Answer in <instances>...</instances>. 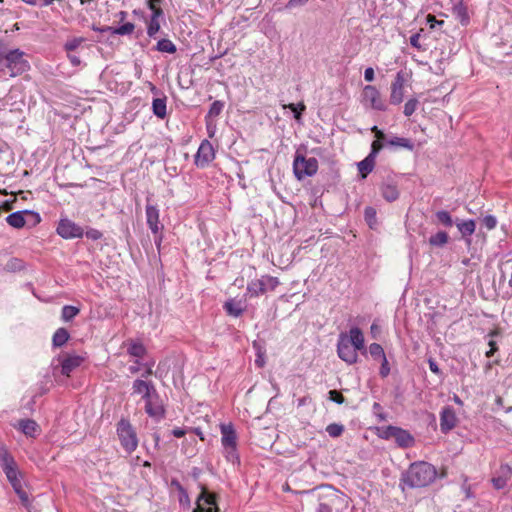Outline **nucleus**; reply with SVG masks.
<instances>
[{
	"instance_id": "09e8293b",
	"label": "nucleus",
	"mask_w": 512,
	"mask_h": 512,
	"mask_svg": "<svg viewBox=\"0 0 512 512\" xmlns=\"http://www.w3.org/2000/svg\"><path fill=\"white\" fill-rule=\"evenodd\" d=\"M23 261L18 258H11L5 266L7 271H20L23 269Z\"/></svg>"
},
{
	"instance_id": "412c9836",
	"label": "nucleus",
	"mask_w": 512,
	"mask_h": 512,
	"mask_svg": "<svg viewBox=\"0 0 512 512\" xmlns=\"http://www.w3.org/2000/svg\"><path fill=\"white\" fill-rule=\"evenodd\" d=\"M393 439L397 446L403 449L410 448L415 443V439L412 434L401 427H397Z\"/></svg>"
},
{
	"instance_id": "393cba45",
	"label": "nucleus",
	"mask_w": 512,
	"mask_h": 512,
	"mask_svg": "<svg viewBox=\"0 0 512 512\" xmlns=\"http://www.w3.org/2000/svg\"><path fill=\"white\" fill-rule=\"evenodd\" d=\"M386 144L392 148H404L409 151H413L415 148V144L411 139L398 136L387 139Z\"/></svg>"
},
{
	"instance_id": "4d7b16f0",
	"label": "nucleus",
	"mask_w": 512,
	"mask_h": 512,
	"mask_svg": "<svg viewBox=\"0 0 512 512\" xmlns=\"http://www.w3.org/2000/svg\"><path fill=\"white\" fill-rule=\"evenodd\" d=\"M265 282L267 283V290H275V288L279 285V280L277 277L265 275L263 276Z\"/></svg>"
},
{
	"instance_id": "1a4fd4ad",
	"label": "nucleus",
	"mask_w": 512,
	"mask_h": 512,
	"mask_svg": "<svg viewBox=\"0 0 512 512\" xmlns=\"http://www.w3.org/2000/svg\"><path fill=\"white\" fill-rule=\"evenodd\" d=\"M57 234L63 239L82 238L84 229L69 218H61L56 228Z\"/></svg>"
},
{
	"instance_id": "f03ea898",
	"label": "nucleus",
	"mask_w": 512,
	"mask_h": 512,
	"mask_svg": "<svg viewBox=\"0 0 512 512\" xmlns=\"http://www.w3.org/2000/svg\"><path fill=\"white\" fill-rule=\"evenodd\" d=\"M437 476L438 472L434 465L426 461H416L401 474L399 486L402 491L405 490V486L411 489L427 487Z\"/></svg>"
},
{
	"instance_id": "5fc2aeb1",
	"label": "nucleus",
	"mask_w": 512,
	"mask_h": 512,
	"mask_svg": "<svg viewBox=\"0 0 512 512\" xmlns=\"http://www.w3.org/2000/svg\"><path fill=\"white\" fill-rule=\"evenodd\" d=\"M381 366L379 369V375L381 378H386L390 374V364L387 360V357L380 360Z\"/></svg>"
},
{
	"instance_id": "a18cd8bd",
	"label": "nucleus",
	"mask_w": 512,
	"mask_h": 512,
	"mask_svg": "<svg viewBox=\"0 0 512 512\" xmlns=\"http://www.w3.org/2000/svg\"><path fill=\"white\" fill-rule=\"evenodd\" d=\"M223 108H224V102L223 101H220V100H216L214 101L211 105H210V108L208 110V113L206 115V120L209 119V118H215V117H218L222 111H223Z\"/></svg>"
},
{
	"instance_id": "de8ad7c7",
	"label": "nucleus",
	"mask_w": 512,
	"mask_h": 512,
	"mask_svg": "<svg viewBox=\"0 0 512 512\" xmlns=\"http://www.w3.org/2000/svg\"><path fill=\"white\" fill-rule=\"evenodd\" d=\"M419 101L417 98H410L404 105L403 113L405 116L410 117L417 109Z\"/></svg>"
},
{
	"instance_id": "e433bc0d",
	"label": "nucleus",
	"mask_w": 512,
	"mask_h": 512,
	"mask_svg": "<svg viewBox=\"0 0 512 512\" xmlns=\"http://www.w3.org/2000/svg\"><path fill=\"white\" fill-rule=\"evenodd\" d=\"M452 2L454 4L453 12L461 19L462 24H467L469 22V16L463 0H452Z\"/></svg>"
},
{
	"instance_id": "9b49d317",
	"label": "nucleus",
	"mask_w": 512,
	"mask_h": 512,
	"mask_svg": "<svg viewBox=\"0 0 512 512\" xmlns=\"http://www.w3.org/2000/svg\"><path fill=\"white\" fill-rule=\"evenodd\" d=\"M26 217H34L33 225L41 222V216L38 212L33 210L16 211L6 217V222L13 228L21 229L27 224Z\"/></svg>"
},
{
	"instance_id": "ea45409f",
	"label": "nucleus",
	"mask_w": 512,
	"mask_h": 512,
	"mask_svg": "<svg viewBox=\"0 0 512 512\" xmlns=\"http://www.w3.org/2000/svg\"><path fill=\"white\" fill-rule=\"evenodd\" d=\"M160 19L162 17H157V14L151 15L150 21L147 24V34L149 37L154 38L160 31Z\"/></svg>"
},
{
	"instance_id": "72a5a7b5",
	"label": "nucleus",
	"mask_w": 512,
	"mask_h": 512,
	"mask_svg": "<svg viewBox=\"0 0 512 512\" xmlns=\"http://www.w3.org/2000/svg\"><path fill=\"white\" fill-rule=\"evenodd\" d=\"M127 353L133 357L142 358L147 353V349L141 342L131 340L128 343Z\"/></svg>"
},
{
	"instance_id": "423d86ee",
	"label": "nucleus",
	"mask_w": 512,
	"mask_h": 512,
	"mask_svg": "<svg viewBox=\"0 0 512 512\" xmlns=\"http://www.w3.org/2000/svg\"><path fill=\"white\" fill-rule=\"evenodd\" d=\"M318 160L314 157L306 158L303 154L296 152L293 160V172L297 180L301 181L317 173Z\"/></svg>"
},
{
	"instance_id": "4be33fe9",
	"label": "nucleus",
	"mask_w": 512,
	"mask_h": 512,
	"mask_svg": "<svg viewBox=\"0 0 512 512\" xmlns=\"http://www.w3.org/2000/svg\"><path fill=\"white\" fill-rule=\"evenodd\" d=\"M157 399L158 398H150L145 400V412L156 421H160L165 417L166 410L162 404L154 403Z\"/></svg>"
},
{
	"instance_id": "9d476101",
	"label": "nucleus",
	"mask_w": 512,
	"mask_h": 512,
	"mask_svg": "<svg viewBox=\"0 0 512 512\" xmlns=\"http://www.w3.org/2000/svg\"><path fill=\"white\" fill-rule=\"evenodd\" d=\"M357 351L359 350L348 344L347 335L341 333L337 343V354L339 358L349 365L355 364L358 362Z\"/></svg>"
},
{
	"instance_id": "a211bd4d",
	"label": "nucleus",
	"mask_w": 512,
	"mask_h": 512,
	"mask_svg": "<svg viewBox=\"0 0 512 512\" xmlns=\"http://www.w3.org/2000/svg\"><path fill=\"white\" fill-rule=\"evenodd\" d=\"M84 360L85 358L83 356L68 354L61 361V374L69 377L76 368L82 365Z\"/></svg>"
},
{
	"instance_id": "79ce46f5",
	"label": "nucleus",
	"mask_w": 512,
	"mask_h": 512,
	"mask_svg": "<svg viewBox=\"0 0 512 512\" xmlns=\"http://www.w3.org/2000/svg\"><path fill=\"white\" fill-rule=\"evenodd\" d=\"M397 427L393 425L377 427V436L384 440H390L393 438Z\"/></svg>"
},
{
	"instance_id": "c85d7f7f",
	"label": "nucleus",
	"mask_w": 512,
	"mask_h": 512,
	"mask_svg": "<svg viewBox=\"0 0 512 512\" xmlns=\"http://www.w3.org/2000/svg\"><path fill=\"white\" fill-rule=\"evenodd\" d=\"M225 312L229 316L239 317L245 311V307L241 305V301H236L235 299H229L223 305Z\"/></svg>"
},
{
	"instance_id": "603ef678",
	"label": "nucleus",
	"mask_w": 512,
	"mask_h": 512,
	"mask_svg": "<svg viewBox=\"0 0 512 512\" xmlns=\"http://www.w3.org/2000/svg\"><path fill=\"white\" fill-rule=\"evenodd\" d=\"M423 31V29H420V32L418 33H415L413 34L411 37H410V45L414 48H416L418 51H425L426 48L423 47L420 42H419V39H420V36H421V32Z\"/></svg>"
},
{
	"instance_id": "6e6552de",
	"label": "nucleus",
	"mask_w": 512,
	"mask_h": 512,
	"mask_svg": "<svg viewBox=\"0 0 512 512\" xmlns=\"http://www.w3.org/2000/svg\"><path fill=\"white\" fill-rule=\"evenodd\" d=\"M200 494L196 499V507L193 512H219L217 495L208 490L207 486L199 483Z\"/></svg>"
},
{
	"instance_id": "5701e85b",
	"label": "nucleus",
	"mask_w": 512,
	"mask_h": 512,
	"mask_svg": "<svg viewBox=\"0 0 512 512\" xmlns=\"http://www.w3.org/2000/svg\"><path fill=\"white\" fill-rule=\"evenodd\" d=\"M15 427L25 436L31 438H35L40 431L39 425L33 419H20Z\"/></svg>"
},
{
	"instance_id": "0eeeda50",
	"label": "nucleus",
	"mask_w": 512,
	"mask_h": 512,
	"mask_svg": "<svg viewBox=\"0 0 512 512\" xmlns=\"http://www.w3.org/2000/svg\"><path fill=\"white\" fill-rule=\"evenodd\" d=\"M362 104L370 109L385 112L388 110L386 101L380 91L373 85H366L362 90Z\"/></svg>"
},
{
	"instance_id": "ddd939ff",
	"label": "nucleus",
	"mask_w": 512,
	"mask_h": 512,
	"mask_svg": "<svg viewBox=\"0 0 512 512\" xmlns=\"http://www.w3.org/2000/svg\"><path fill=\"white\" fill-rule=\"evenodd\" d=\"M404 84L405 76L401 70L397 72L394 80L391 83L390 103L392 105H399L404 99Z\"/></svg>"
},
{
	"instance_id": "aec40b11",
	"label": "nucleus",
	"mask_w": 512,
	"mask_h": 512,
	"mask_svg": "<svg viewBox=\"0 0 512 512\" xmlns=\"http://www.w3.org/2000/svg\"><path fill=\"white\" fill-rule=\"evenodd\" d=\"M455 225L458 228L459 232L461 233L462 237L465 239L467 245L471 244V238L470 236L475 232L476 229V222L473 219L469 220H455Z\"/></svg>"
},
{
	"instance_id": "473e14b6",
	"label": "nucleus",
	"mask_w": 512,
	"mask_h": 512,
	"mask_svg": "<svg viewBox=\"0 0 512 512\" xmlns=\"http://www.w3.org/2000/svg\"><path fill=\"white\" fill-rule=\"evenodd\" d=\"M135 29V25L131 22H126L118 27L107 26L105 30L109 31L111 35H130Z\"/></svg>"
},
{
	"instance_id": "3c124183",
	"label": "nucleus",
	"mask_w": 512,
	"mask_h": 512,
	"mask_svg": "<svg viewBox=\"0 0 512 512\" xmlns=\"http://www.w3.org/2000/svg\"><path fill=\"white\" fill-rule=\"evenodd\" d=\"M84 41L83 38H73L71 40H68L65 44H64V49L66 52H73L74 50H76L80 45L81 43Z\"/></svg>"
},
{
	"instance_id": "7ed1b4c3",
	"label": "nucleus",
	"mask_w": 512,
	"mask_h": 512,
	"mask_svg": "<svg viewBox=\"0 0 512 512\" xmlns=\"http://www.w3.org/2000/svg\"><path fill=\"white\" fill-rule=\"evenodd\" d=\"M221 443L224 449V456L228 462L240 465V456L237 450V435L232 423L221 424Z\"/></svg>"
},
{
	"instance_id": "2eb2a0df",
	"label": "nucleus",
	"mask_w": 512,
	"mask_h": 512,
	"mask_svg": "<svg viewBox=\"0 0 512 512\" xmlns=\"http://www.w3.org/2000/svg\"><path fill=\"white\" fill-rule=\"evenodd\" d=\"M150 198H147V202H149ZM146 222L151 230L152 234H157L162 231L164 226L160 223L159 220V209L156 205H152L147 203L146 205Z\"/></svg>"
},
{
	"instance_id": "a19ab883",
	"label": "nucleus",
	"mask_w": 512,
	"mask_h": 512,
	"mask_svg": "<svg viewBox=\"0 0 512 512\" xmlns=\"http://www.w3.org/2000/svg\"><path fill=\"white\" fill-rule=\"evenodd\" d=\"M284 108H288L293 112L294 119L297 122H300L303 116L304 111L306 110V106L303 102H299L297 104L290 103L287 105H283Z\"/></svg>"
},
{
	"instance_id": "2f4dec72",
	"label": "nucleus",
	"mask_w": 512,
	"mask_h": 512,
	"mask_svg": "<svg viewBox=\"0 0 512 512\" xmlns=\"http://www.w3.org/2000/svg\"><path fill=\"white\" fill-rule=\"evenodd\" d=\"M449 241V235L446 231L440 230L434 235H431L428 239V243L431 247L441 248L445 246Z\"/></svg>"
},
{
	"instance_id": "e2e57ef3",
	"label": "nucleus",
	"mask_w": 512,
	"mask_h": 512,
	"mask_svg": "<svg viewBox=\"0 0 512 512\" xmlns=\"http://www.w3.org/2000/svg\"><path fill=\"white\" fill-rule=\"evenodd\" d=\"M202 474V469H200L199 467H193L191 472H190V476L192 477V479L197 482L198 484L201 483L199 480H200V476Z\"/></svg>"
},
{
	"instance_id": "f704fd0d",
	"label": "nucleus",
	"mask_w": 512,
	"mask_h": 512,
	"mask_svg": "<svg viewBox=\"0 0 512 512\" xmlns=\"http://www.w3.org/2000/svg\"><path fill=\"white\" fill-rule=\"evenodd\" d=\"M153 50L162 53L174 54L177 52V47L170 39L162 38L157 42Z\"/></svg>"
},
{
	"instance_id": "8fccbe9b",
	"label": "nucleus",
	"mask_w": 512,
	"mask_h": 512,
	"mask_svg": "<svg viewBox=\"0 0 512 512\" xmlns=\"http://www.w3.org/2000/svg\"><path fill=\"white\" fill-rule=\"evenodd\" d=\"M328 399L336 404L345 403L346 399L339 390L333 389L328 392Z\"/></svg>"
},
{
	"instance_id": "0e129e2a",
	"label": "nucleus",
	"mask_w": 512,
	"mask_h": 512,
	"mask_svg": "<svg viewBox=\"0 0 512 512\" xmlns=\"http://www.w3.org/2000/svg\"><path fill=\"white\" fill-rule=\"evenodd\" d=\"M364 79L367 82H372L375 79V72L372 67H368L364 71Z\"/></svg>"
},
{
	"instance_id": "49530a36",
	"label": "nucleus",
	"mask_w": 512,
	"mask_h": 512,
	"mask_svg": "<svg viewBox=\"0 0 512 512\" xmlns=\"http://www.w3.org/2000/svg\"><path fill=\"white\" fill-rule=\"evenodd\" d=\"M344 430V425L339 423H331L326 427V432L332 438L340 437L343 434Z\"/></svg>"
},
{
	"instance_id": "69168bd1",
	"label": "nucleus",
	"mask_w": 512,
	"mask_h": 512,
	"mask_svg": "<svg viewBox=\"0 0 512 512\" xmlns=\"http://www.w3.org/2000/svg\"><path fill=\"white\" fill-rule=\"evenodd\" d=\"M67 57L70 61V63L72 64V66L74 67H77L81 64V60H80V57L75 55V54H71L70 52H67Z\"/></svg>"
},
{
	"instance_id": "4c0bfd02",
	"label": "nucleus",
	"mask_w": 512,
	"mask_h": 512,
	"mask_svg": "<svg viewBox=\"0 0 512 512\" xmlns=\"http://www.w3.org/2000/svg\"><path fill=\"white\" fill-rule=\"evenodd\" d=\"M80 313V308L73 305H64L61 310V319L64 322L72 321Z\"/></svg>"
},
{
	"instance_id": "bb28decb",
	"label": "nucleus",
	"mask_w": 512,
	"mask_h": 512,
	"mask_svg": "<svg viewBox=\"0 0 512 512\" xmlns=\"http://www.w3.org/2000/svg\"><path fill=\"white\" fill-rule=\"evenodd\" d=\"M382 197L388 202H394L399 198L400 192L397 185L384 183L380 187Z\"/></svg>"
},
{
	"instance_id": "4468645a",
	"label": "nucleus",
	"mask_w": 512,
	"mask_h": 512,
	"mask_svg": "<svg viewBox=\"0 0 512 512\" xmlns=\"http://www.w3.org/2000/svg\"><path fill=\"white\" fill-rule=\"evenodd\" d=\"M133 393L142 394V399L145 401L150 398H159V394L151 381L136 379L132 385Z\"/></svg>"
},
{
	"instance_id": "052dcab7",
	"label": "nucleus",
	"mask_w": 512,
	"mask_h": 512,
	"mask_svg": "<svg viewBox=\"0 0 512 512\" xmlns=\"http://www.w3.org/2000/svg\"><path fill=\"white\" fill-rule=\"evenodd\" d=\"M428 365H429V369L431 370V372H433L434 374H436L438 376H442L443 375V372L439 368V365H438V363L436 362L435 359L430 357L428 359Z\"/></svg>"
},
{
	"instance_id": "774afa93",
	"label": "nucleus",
	"mask_w": 512,
	"mask_h": 512,
	"mask_svg": "<svg viewBox=\"0 0 512 512\" xmlns=\"http://www.w3.org/2000/svg\"><path fill=\"white\" fill-rule=\"evenodd\" d=\"M316 512H333V509L327 503H319Z\"/></svg>"
},
{
	"instance_id": "680f3d73",
	"label": "nucleus",
	"mask_w": 512,
	"mask_h": 512,
	"mask_svg": "<svg viewBox=\"0 0 512 512\" xmlns=\"http://www.w3.org/2000/svg\"><path fill=\"white\" fill-rule=\"evenodd\" d=\"M426 20L431 29H434L437 26H442L444 24L443 20H437L436 17L432 14H428Z\"/></svg>"
},
{
	"instance_id": "37998d69",
	"label": "nucleus",
	"mask_w": 512,
	"mask_h": 512,
	"mask_svg": "<svg viewBox=\"0 0 512 512\" xmlns=\"http://www.w3.org/2000/svg\"><path fill=\"white\" fill-rule=\"evenodd\" d=\"M367 352L374 360H381L386 357L383 347L379 343H372L367 348Z\"/></svg>"
},
{
	"instance_id": "dca6fc26",
	"label": "nucleus",
	"mask_w": 512,
	"mask_h": 512,
	"mask_svg": "<svg viewBox=\"0 0 512 512\" xmlns=\"http://www.w3.org/2000/svg\"><path fill=\"white\" fill-rule=\"evenodd\" d=\"M457 423V417L451 406H445L440 413V430L443 434L451 431Z\"/></svg>"
},
{
	"instance_id": "f8f14e48",
	"label": "nucleus",
	"mask_w": 512,
	"mask_h": 512,
	"mask_svg": "<svg viewBox=\"0 0 512 512\" xmlns=\"http://www.w3.org/2000/svg\"><path fill=\"white\" fill-rule=\"evenodd\" d=\"M215 158L214 148L211 142L207 139H204L194 157V163L197 167L205 168L211 163Z\"/></svg>"
},
{
	"instance_id": "39448f33",
	"label": "nucleus",
	"mask_w": 512,
	"mask_h": 512,
	"mask_svg": "<svg viewBox=\"0 0 512 512\" xmlns=\"http://www.w3.org/2000/svg\"><path fill=\"white\" fill-rule=\"evenodd\" d=\"M117 435L122 448L127 453L130 454L136 450L138 446L137 434L128 419L121 418V420L117 423Z\"/></svg>"
},
{
	"instance_id": "58836bf2",
	"label": "nucleus",
	"mask_w": 512,
	"mask_h": 512,
	"mask_svg": "<svg viewBox=\"0 0 512 512\" xmlns=\"http://www.w3.org/2000/svg\"><path fill=\"white\" fill-rule=\"evenodd\" d=\"M364 220L370 229H376L377 227V212L372 206H367L364 209Z\"/></svg>"
},
{
	"instance_id": "bf43d9fd",
	"label": "nucleus",
	"mask_w": 512,
	"mask_h": 512,
	"mask_svg": "<svg viewBox=\"0 0 512 512\" xmlns=\"http://www.w3.org/2000/svg\"><path fill=\"white\" fill-rule=\"evenodd\" d=\"M492 483L495 489L500 490L507 485V479L504 476L493 477Z\"/></svg>"
},
{
	"instance_id": "c9c22d12",
	"label": "nucleus",
	"mask_w": 512,
	"mask_h": 512,
	"mask_svg": "<svg viewBox=\"0 0 512 512\" xmlns=\"http://www.w3.org/2000/svg\"><path fill=\"white\" fill-rule=\"evenodd\" d=\"M436 223L446 228H450L455 224L451 214L447 210H439L435 212Z\"/></svg>"
},
{
	"instance_id": "f257e3e1",
	"label": "nucleus",
	"mask_w": 512,
	"mask_h": 512,
	"mask_svg": "<svg viewBox=\"0 0 512 512\" xmlns=\"http://www.w3.org/2000/svg\"><path fill=\"white\" fill-rule=\"evenodd\" d=\"M0 466L5 473L7 480L11 484L14 492L18 496L20 504L28 512H32L34 509L33 498L31 497V494L25 489L27 484L22 482V474L18 470L17 463L5 446H0Z\"/></svg>"
},
{
	"instance_id": "338daca9",
	"label": "nucleus",
	"mask_w": 512,
	"mask_h": 512,
	"mask_svg": "<svg viewBox=\"0 0 512 512\" xmlns=\"http://www.w3.org/2000/svg\"><path fill=\"white\" fill-rule=\"evenodd\" d=\"M172 435L176 438H182L186 435L187 430L184 428L176 427L171 431Z\"/></svg>"
},
{
	"instance_id": "c756f323",
	"label": "nucleus",
	"mask_w": 512,
	"mask_h": 512,
	"mask_svg": "<svg viewBox=\"0 0 512 512\" xmlns=\"http://www.w3.org/2000/svg\"><path fill=\"white\" fill-rule=\"evenodd\" d=\"M267 291V283L264 278L252 280L247 285V292L250 296H259L260 294H264Z\"/></svg>"
},
{
	"instance_id": "864d4df0",
	"label": "nucleus",
	"mask_w": 512,
	"mask_h": 512,
	"mask_svg": "<svg viewBox=\"0 0 512 512\" xmlns=\"http://www.w3.org/2000/svg\"><path fill=\"white\" fill-rule=\"evenodd\" d=\"M84 235L93 241L100 240L103 237V233L95 228H89L84 231Z\"/></svg>"
},
{
	"instance_id": "c03bdc74",
	"label": "nucleus",
	"mask_w": 512,
	"mask_h": 512,
	"mask_svg": "<svg viewBox=\"0 0 512 512\" xmlns=\"http://www.w3.org/2000/svg\"><path fill=\"white\" fill-rule=\"evenodd\" d=\"M164 0H146V5L151 11V15L157 14V17L164 18V12L161 8V4Z\"/></svg>"
},
{
	"instance_id": "6e6d98bb",
	"label": "nucleus",
	"mask_w": 512,
	"mask_h": 512,
	"mask_svg": "<svg viewBox=\"0 0 512 512\" xmlns=\"http://www.w3.org/2000/svg\"><path fill=\"white\" fill-rule=\"evenodd\" d=\"M253 347L257 349V358L255 360V364L261 368L265 364L264 353L261 351V347L256 341L253 342Z\"/></svg>"
},
{
	"instance_id": "13d9d810",
	"label": "nucleus",
	"mask_w": 512,
	"mask_h": 512,
	"mask_svg": "<svg viewBox=\"0 0 512 512\" xmlns=\"http://www.w3.org/2000/svg\"><path fill=\"white\" fill-rule=\"evenodd\" d=\"M483 225L488 229V230H492L496 227L497 225V219L495 216L493 215H486L484 218H483Z\"/></svg>"
},
{
	"instance_id": "b1692460",
	"label": "nucleus",
	"mask_w": 512,
	"mask_h": 512,
	"mask_svg": "<svg viewBox=\"0 0 512 512\" xmlns=\"http://www.w3.org/2000/svg\"><path fill=\"white\" fill-rule=\"evenodd\" d=\"M170 485L178 491V501L180 506L185 509H189L191 507V500L186 488L176 478L171 479Z\"/></svg>"
},
{
	"instance_id": "a878e982",
	"label": "nucleus",
	"mask_w": 512,
	"mask_h": 512,
	"mask_svg": "<svg viewBox=\"0 0 512 512\" xmlns=\"http://www.w3.org/2000/svg\"><path fill=\"white\" fill-rule=\"evenodd\" d=\"M376 159L372 155H367L362 161L357 163L358 172L361 179H365L374 169Z\"/></svg>"
},
{
	"instance_id": "7c9ffc66",
	"label": "nucleus",
	"mask_w": 512,
	"mask_h": 512,
	"mask_svg": "<svg viewBox=\"0 0 512 512\" xmlns=\"http://www.w3.org/2000/svg\"><path fill=\"white\" fill-rule=\"evenodd\" d=\"M69 339H70L69 331L64 327H60L53 334L52 346H53V348H60V347L64 346L68 342Z\"/></svg>"
},
{
	"instance_id": "cd10ccee",
	"label": "nucleus",
	"mask_w": 512,
	"mask_h": 512,
	"mask_svg": "<svg viewBox=\"0 0 512 512\" xmlns=\"http://www.w3.org/2000/svg\"><path fill=\"white\" fill-rule=\"evenodd\" d=\"M153 114L159 119H164L167 116V98H154L152 101Z\"/></svg>"
},
{
	"instance_id": "20e7f679",
	"label": "nucleus",
	"mask_w": 512,
	"mask_h": 512,
	"mask_svg": "<svg viewBox=\"0 0 512 512\" xmlns=\"http://www.w3.org/2000/svg\"><path fill=\"white\" fill-rule=\"evenodd\" d=\"M1 63L5 64L10 77L21 75L30 68L28 61L24 59V53L19 49L3 54Z\"/></svg>"
},
{
	"instance_id": "6ab92c4d",
	"label": "nucleus",
	"mask_w": 512,
	"mask_h": 512,
	"mask_svg": "<svg viewBox=\"0 0 512 512\" xmlns=\"http://www.w3.org/2000/svg\"><path fill=\"white\" fill-rule=\"evenodd\" d=\"M348 344L354 346L358 349L362 354H367V348L365 347L364 335L362 330L359 327H352L349 331V336H347Z\"/></svg>"
},
{
	"instance_id": "f3484780",
	"label": "nucleus",
	"mask_w": 512,
	"mask_h": 512,
	"mask_svg": "<svg viewBox=\"0 0 512 512\" xmlns=\"http://www.w3.org/2000/svg\"><path fill=\"white\" fill-rule=\"evenodd\" d=\"M370 130L374 134L375 140L371 143V150L368 155H372L376 159L381 150L387 145V137L384 131L376 125L372 126Z\"/></svg>"
}]
</instances>
